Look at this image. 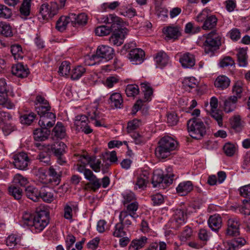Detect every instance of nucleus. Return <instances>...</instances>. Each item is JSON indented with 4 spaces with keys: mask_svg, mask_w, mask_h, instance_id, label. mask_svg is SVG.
I'll list each match as a JSON object with an SVG mask.
<instances>
[{
    "mask_svg": "<svg viewBox=\"0 0 250 250\" xmlns=\"http://www.w3.org/2000/svg\"><path fill=\"white\" fill-rule=\"evenodd\" d=\"M22 218L23 224L29 227L34 233L41 232L49 223V213L44 210H41L35 214L25 212Z\"/></svg>",
    "mask_w": 250,
    "mask_h": 250,
    "instance_id": "1",
    "label": "nucleus"
},
{
    "mask_svg": "<svg viewBox=\"0 0 250 250\" xmlns=\"http://www.w3.org/2000/svg\"><path fill=\"white\" fill-rule=\"evenodd\" d=\"M178 143L172 137L166 136L162 138L155 148V155L159 159H165L170 156L172 151L175 150Z\"/></svg>",
    "mask_w": 250,
    "mask_h": 250,
    "instance_id": "2",
    "label": "nucleus"
},
{
    "mask_svg": "<svg viewBox=\"0 0 250 250\" xmlns=\"http://www.w3.org/2000/svg\"><path fill=\"white\" fill-rule=\"evenodd\" d=\"M222 37L216 30H213L207 35H204L199 41L202 44L207 54H212L215 51L219 48L221 45Z\"/></svg>",
    "mask_w": 250,
    "mask_h": 250,
    "instance_id": "3",
    "label": "nucleus"
},
{
    "mask_svg": "<svg viewBox=\"0 0 250 250\" xmlns=\"http://www.w3.org/2000/svg\"><path fill=\"white\" fill-rule=\"evenodd\" d=\"M103 22L106 25L97 27L95 30V34L98 36H105L109 35L113 30L117 29L116 26L122 24L120 18L115 15L109 14L103 18Z\"/></svg>",
    "mask_w": 250,
    "mask_h": 250,
    "instance_id": "4",
    "label": "nucleus"
},
{
    "mask_svg": "<svg viewBox=\"0 0 250 250\" xmlns=\"http://www.w3.org/2000/svg\"><path fill=\"white\" fill-rule=\"evenodd\" d=\"M174 175L165 173L161 169L154 170L152 178V184L153 187H158L164 189L172 183Z\"/></svg>",
    "mask_w": 250,
    "mask_h": 250,
    "instance_id": "5",
    "label": "nucleus"
},
{
    "mask_svg": "<svg viewBox=\"0 0 250 250\" xmlns=\"http://www.w3.org/2000/svg\"><path fill=\"white\" fill-rule=\"evenodd\" d=\"M188 126V133L189 136L195 139L200 140L206 134L207 127L200 120L193 121Z\"/></svg>",
    "mask_w": 250,
    "mask_h": 250,
    "instance_id": "6",
    "label": "nucleus"
},
{
    "mask_svg": "<svg viewBox=\"0 0 250 250\" xmlns=\"http://www.w3.org/2000/svg\"><path fill=\"white\" fill-rule=\"evenodd\" d=\"M120 25L116 26L117 29L113 30L112 35L109 38L111 44L117 46L122 45L124 42L125 35L127 34V30L125 28H122Z\"/></svg>",
    "mask_w": 250,
    "mask_h": 250,
    "instance_id": "7",
    "label": "nucleus"
},
{
    "mask_svg": "<svg viewBox=\"0 0 250 250\" xmlns=\"http://www.w3.org/2000/svg\"><path fill=\"white\" fill-rule=\"evenodd\" d=\"M13 163L15 167L20 170H26L30 164V159L28 154L24 152H21L14 154L13 156Z\"/></svg>",
    "mask_w": 250,
    "mask_h": 250,
    "instance_id": "8",
    "label": "nucleus"
},
{
    "mask_svg": "<svg viewBox=\"0 0 250 250\" xmlns=\"http://www.w3.org/2000/svg\"><path fill=\"white\" fill-rule=\"evenodd\" d=\"M34 104L36 111L40 116L52 112L49 102L42 96H37Z\"/></svg>",
    "mask_w": 250,
    "mask_h": 250,
    "instance_id": "9",
    "label": "nucleus"
},
{
    "mask_svg": "<svg viewBox=\"0 0 250 250\" xmlns=\"http://www.w3.org/2000/svg\"><path fill=\"white\" fill-rule=\"evenodd\" d=\"M240 219L237 217L229 218L227 221V229L226 234L229 236H237L240 235Z\"/></svg>",
    "mask_w": 250,
    "mask_h": 250,
    "instance_id": "10",
    "label": "nucleus"
},
{
    "mask_svg": "<svg viewBox=\"0 0 250 250\" xmlns=\"http://www.w3.org/2000/svg\"><path fill=\"white\" fill-rule=\"evenodd\" d=\"M88 117L84 115H78L74 119V125L78 131L83 132L88 134L92 132L93 130L88 125Z\"/></svg>",
    "mask_w": 250,
    "mask_h": 250,
    "instance_id": "11",
    "label": "nucleus"
},
{
    "mask_svg": "<svg viewBox=\"0 0 250 250\" xmlns=\"http://www.w3.org/2000/svg\"><path fill=\"white\" fill-rule=\"evenodd\" d=\"M114 56V50L107 45L99 46L97 49L96 54L92 55L93 60L97 58H102L106 61L112 59Z\"/></svg>",
    "mask_w": 250,
    "mask_h": 250,
    "instance_id": "12",
    "label": "nucleus"
},
{
    "mask_svg": "<svg viewBox=\"0 0 250 250\" xmlns=\"http://www.w3.org/2000/svg\"><path fill=\"white\" fill-rule=\"evenodd\" d=\"M56 118V115L54 113H47L46 114L40 116L39 125L42 128L49 130L55 125Z\"/></svg>",
    "mask_w": 250,
    "mask_h": 250,
    "instance_id": "13",
    "label": "nucleus"
},
{
    "mask_svg": "<svg viewBox=\"0 0 250 250\" xmlns=\"http://www.w3.org/2000/svg\"><path fill=\"white\" fill-rule=\"evenodd\" d=\"M145 55V52L142 49L133 48L130 51L128 58L133 64H138L143 62Z\"/></svg>",
    "mask_w": 250,
    "mask_h": 250,
    "instance_id": "14",
    "label": "nucleus"
},
{
    "mask_svg": "<svg viewBox=\"0 0 250 250\" xmlns=\"http://www.w3.org/2000/svg\"><path fill=\"white\" fill-rule=\"evenodd\" d=\"M49 5L47 3L42 4L40 8V13L43 19L52 18L56 14L57 10L54 5Z\"/></svg>",
    "mask_w": 250,
    "mask_h": 250,
    "instance_id": "15",
    "label": "nucleus"
},
{
    "mask_svg": "<svg viewBox=\"0 0 250 250\" xmlns=\"http://www.w3.org/2000/svg\"><path fill=\"white\" fill-rule=\"evenodd\" d=\"M71 13L67 16H61L56 22V28L60 32L64 31L68 23L70 22L72 23V20L74 19Z\"/></svg>",
    "mask_w": 250,
    "mask_h": 250,
    "instance_id": "16",
    "label": "nucleus"
},
{
    "mask_svg": "<svg viewBox=\"0 0 250 250\" xmlns=\"http://www.w3.org/2000/svg\"><path fill=\"white\" fill-rule=\"evenodd\" d=\"M12 72L13 75L21 78L26 77L29 73V69L21 63L14 65L12 68Z\"/></svg>",
    "mask_w": 250,
    "mask_h": 250,
    "instance_id": "17",
    "label": "nucleus"
},
{
    "mask_svg": "<svg viewBox=\"0 0 250 250\" xmlns=\"http://www.w3.org/2000/svg\"><path fill=\"white\" fill-rule=\"evenodd\" d=\"M209 227L215 231H218L222 226V220L218 214L211 215L208 221Z\"/></svg>",
    "mask_w": 250,
    "mask_h": 250,
    "instance_id": "18",
    "label": "nucleus"
},
{
    "mask_svg": "<svg viewBox=\"0 0 250 250\" xmlns=\"http://www.w3.org/2000/svg\"><path fill=\"white\" fill-rule=\"evenodd\" d=\"M156 63L157 67L163 68L166 66L169 61V57L167 54L164 51L158 52L154 58Z\"/></svg>",
    "mask_w": 250,
    "mask_h": 250,
    "instance_id": "19",
    "label": "nucleus"
},
{
    "mask_svg": "<svg viewBox=\"0 0 250 250\" xmlns=\"http://www.w3.org/2000/svg\"><path fill=\"white\" fill-rule=\"evenodd\" d=\"M147 238L142 236L138 239L133 240L128 247V250H139L147 243Z\"/></svg>",
    "mask_w": 250,
    "mask_h": 250,
    "instance_id": "20",
    "label": "nucleus"
},
{
    "mask_svg": "<svg viewBox=\"0 0 250 250\" xmlns=\"http://www.w3.org/2000/svg\"><path fill=\"white\" fill-rule=\"evenodd\" d=\"M52 134L57 138L62 139L66 136V128L61 122H58L52 130Z\"/></svg>",
    "mask_w": 250,
    "mask_h": 250,
    "instance_id": "21",
    "label": "nucleus"
},
{
    "mask_svg": "<svg viewBox=\"0 0 250 250\" xmlns=\"http://www.w3.org/2000/svg\"><path fill=\"white\" fill-rule=\"evenodd\" d=\"M237 97L235 95L230 96L224 102V110L226 112L229 113L235 110L236 108L237 103Z\"/></svg>",
    "mask_w": 250,
    "mask_h": 250,
    "instance_id": "22",
    "label": "nucleus"
},
{
    "mask_svg": "<svg viewBox=\"0 0 250 250\" xmlns=\"http://www.w3.org/2000/svg\"><path fill=\"white\" fill-rule=\"evenodd\" d=\"M32 1V0H23L20 7L21 17L22 19H26L27 17L30 15Z\"/></svg>",
    "mask_w": 250,
    "mask_h": 250,
    "instance_id": "23",
    "label": "nucleus"
},
{
    "mask_svg": "<svg viewBox=\"0 0 250 250\" xmlns=\"http://www.w3.org/2000/svg\"><path fill=\"white\" fill-rule=\"evenodd\" d=\"M50 133V131L46 128H37L34 131V138L37 141H43L48 138Z\"/></svg>",
    "mask_w": 250,
    "mask_h": 250,
    "instance_id": "24",
    "label": "nucleus"
},
{
    "mask_svg": "<svg viewBox=\"0 0 250 250\" xmlns=\"http://www.w3.org/2000/svg\"><path fill=\"white\" fill-rule=\"evenodd\" d=\"M66 146L62 142H57L50 146V149L55 156L64 155L66 152Z\"/></svg>",
    "mask_w": 250,
    "mask_h": 250,
    "instance_id": "25",
    "label": "nucleus"
},
{
    "mask_svg": "<svg viewBox=\"0 0 250 250\" xmlns=\"http://www.w3.org/2000/svg\"><path fill=\"white\" fill-rule=\"evenodd\" d=\"M125 211V210H122L120 212L119 215V220L120 223H121L123 226L125 227H129L132 224L131 218H133L135 220L136 219V216H132V215H130Z\"/></svg>",
    "mask_w": 250,
    "mask_h": 250,
    "instance_id": "26",
    "label": "nucleus"
},
{
    "mask_svg": "<svg viewBox=\"0 0 250 250\" xmlns=\"http://www.w3.org/2000/svg\"><path fill=\"white\" fill-rule=\"evenodd\" d=\"M229 79L226 76H219L214 82V85L216 87L223 90L227 88L230 84Z\"/></svg>",
    "mask_w": 250,
    "mask_h": 250,
    "instance_id": "27",
    "label": "nucleus"
},
{
    "mask_svg": "<svg viewBox=\"0 0 250 250\" xmlns=\"http://www.w3.org/2000/svg\"><path fill=\"white\" fill-rule=\"evenodd\" d=\"M12 119V117L9 113L4 111H0V125H4L3 126V129H6V127H8V125L10 124L9 122H10ZM9 125V129L13 130V127L11 125Z\"/></svg>",
    "mask_w": 250,
    "mask_h": 250,
    "instance_id": "28",
    "label": "nucleus"
},
{
    "mask_svg": "<svg viewBox=\"0 0 250 250\" xmlns=\"http://www.w3.org/2000/svg\"><path fill=\"white\" fill-rule=\"evenodd\" d=\"M141 89L144 93V100L146 102L150 101L153 95V89L148 83L145 82L140 84Z\"/></svg>",
    "mask_w": 250,
    "mask_h": 250,
    "instance_id": "29",
    "label": "nucleus"
},
{
    "mask_svg": "<svg viewBox=\"0 0 250 250\" xmlns=\"http://www.w3.org/2000/svg\"><path fill=\"white\" fill-rule=\"evenodd\" d=\"M26 196L34 202H37L40 199V191L33 186H28L25 189Z\"/></svg>",
    "mask_w": 250,
    "mask_h": 250,
    "instance_id": "30",
    "label": "nucleus"
},
{
    "mask_svg": "<svg viewBox=\"0 0 250 250\" xmlns=\"http://www.w3.org/2000/svg\"><path fill=\"white\" fill-rule=\"evenodd\" d=\"M109 100L112 106L119 108L122 107L123 99L120 93L118 92L112 93L110 96Z\"/></svg>",
    "mask_w": 250,
    "mask_h": 250,
    "instance_id": "31",
    "label": "nucleus"
},
{
    "mask_svg": "<svg viewBox=\"0 0 250 250\" xmlns=\"http://www.w3.org/2000/svg\"><path fill=\"white\" fill-rule=\"evenodd\" d=\"M49 190V188L42 187L40 191V197L47 203H51L54 199L53 193Z\"/></svg>",
    "mask_w": 250,
    "mask_h": 250,
    "instance_id": "32",
    "label": "nucleus"
},
{
    "mask_svg": "<svg viewBox=\"0 0 250 250\" xmlns=\"http://www.w3.org/2000/svg\"><path fill=\"white\" fill-rule=\"evenodd\" d=\"M217 22V19L215 15L208 16L205 21L202 28L204 30H210L214 28Z\"/></svg>",
    "mask_w": 250,
    "mask_h": 250,
    "instance_id": "33",
    "label": "nucleus"
},
{
    "mask_svg": "<svg viewBox=\"0 0 250 250\" xmlns=\"http://www.w3.org/2000/svg\"><path fill=\"white\" fill-rule=\"evenodd\" d=\"M85 186V189L86 190H91L96 191L101 187V182L99 179L96 176L95 178H91Z\"/></svg>",
    "mask_w": 250,
    "mask_h": 250,
    "instance_id": "34",
    "label": "nucleus"
},
{
    "mask_svg": "<svg viewBox=\"0 0 250 250\" xmlns=\"http://www.w3.org/2000/svg\"><path fill=\"white\" fill-rule=\"evenodd\" d=\"M71 15L74 16V20H72V24L73 25L78 24L79 25H84L87 22V16L84 13H81L76 15L74 13H71Z\"/></svg>",
    "mask_w": 250,
    "mask_h": 250,
    "instance_id": "35",
    "label": "nucleus"
},
{
    "mask_svg": "<svg viewBox=\"0 0 250 250\" xmlns=\"http://www.w3.org/2000/svg\"><path fill=\"white\" fill-rule=\"evenodd\" d=\"M7 101V85L4 79L0 80V105H4Z\"/></svg>",
    "mask_w": 250,
    "mask_h": 250,
    "instance_id": "36",
    "label": "nucleus"
},
{
    "mask_svg": "<svg viewBox=\"0 0 250 250\" xmlns=\"http://www.w3.org/2000/svg\"><path fill=\"white\" fill-rule=\"evenodd\" d=\"M85 68L81 65H78L72 69L71 72V78L73 80L80 79L85 73Z\"/></svg>",
    "mask_w": 250,
    "mask_h": 250,
    "instance_id": "37",
    "label": "nucleus"
},
{
    "mask_svg": "<svg viewBox=\"0 0 250 250\" xmlns=\"http://www.w3.org/2000/svg\"><path fill=\"white\" fill-rule=\"evenodd\" d=\"M164 33L167 39H176L180 35L178 28L175 27H167L164 29Z\"/></svg>",
    "mask_w": 250,
    "mask_h": 250,
    "instance_id": "38",
    "label": "nucleus"
},
{
    "mask_svg": "<svg viewBox=\"0 0 250 250\" xmlns=\"http://www.w3.org/2000/svg\"><path fill=\"white\" fill-rule=\"evenodd\" d=\"M11 52L15 60H20L23 57V52L21 45L13 44L11 46Z\"/></svg>",
    "mask_w": 250,
    "mask_h": 250,
    "instance_id": "39",
    "label": "nucleus"
},
{
    "mask_svg": "<svg viewBox=\"0 0 250 250\" xmlns=\"http://www.w3.org/2000/svg\"><path fill=\"white\" fill-rule=\"evenodd\" d=\"M0 34L5 37H11L13 35L10 25L4 21H0Z\"/></svg>",
    "mask_w": 250,
    "mask_h": 250,
    "instance_id": "40",
    "label": "nucleus"
},
{
    "mask_svg": "<svg viewBox=\"0 0 250 250\" xmlns=\"http://www.w3.org/2000/svg\"><path fill=\"white\" fill-rule=\"evenodd\" d=\"M124 207L125 208V209L124 210L127 213L128 212V213L130 215H132V216H136V218L138 216V215H136V213L139 208V204L137 202L135 201L124 205Z\"/></svg>",
    "mask_w": 250,
    "mask_h": 250,
    "instance_id": "41",
    "label": "nucleus"
},
{
    "mask_svg": "<svg viewBox=\"0 0 250 250\" xmlns=\"http://www.w3.org/2000/svg\"><path fill=\"white\" fill-rule=\"evenodd\" d=\"M21 241V237L17 234H12L9 235L6 240V245L10 248H15Z\"/></svg>",
    "mask_w": 250,
    "mask_h": 250,
    "instance_id": "42",
    "label": "nucleus"
},
{
    "mask_svg": "<svg viewBox=\"0 0 250 250\" xmlns=\"http://www.w3.org/2000/svg\"><path fill=\"white\" fill-rule=\"evenodd\" d=\"M122 196L123 198L122 203L124 206L135 201L136 199L135 194L131 191L124 192L122 194Z\"/></svg>",
    "mask_w": 250,
    "mask_h": 250,
    "instance_id": "43",
    "label": "nucleus"
},
{
    "mask_svg": "<svg viewBox=\"0 0 250 250\" xmlns=\"http://www.w3.org/2000/svg\"><path fill=\"white\" fill-rule=\"evenodd\" d=\"M36 116L33 112L25 113L20 116V121L22 124L30 125L34 121Z\"/></svg>",
    "mask_w": 250,
    "mask_h": 250,
    "instance_id": "44",
    "label": "nucleus"
},
{
    "mask_svg": "<svg viewBox=\"0 0 250 250\" xmlns=\"http://www.w3.org/2000/svg\"><path fill=\"white\" fill-rule=\"evenodd\" d=\"M48 174L50 177V178L49 179L50 183L56 185L60 183V176L53 167H49L48 170Z\"/></svg>",
    "mask_w": 250,
    "mask_h": 250,
    "instance_id": "45",
    "label": "nucleus"
},
{
    "mask_svg": "<svg viewBox=\"0 0 250 250\" xmlns=\"http://www.w3.org/2000/svg\"><path fill=\"white\" fill-rule=\"evenodd\" d=\"M237 59L239 65L245 67L247 64V57L246 50L244 48L241 49L237 54Z\"/></svg>",
    "mask_w": 250,
    "mask_h": 250,
    "instance_id": "46",
    "label": "nucleus"
},
{
    "mask_svg": "<svg viewBox=\"0 0 250 250\" xmlns=\"http://www.w3.org/2000/svg\"><path fill=\"white\" fill-rule=\"evenodd\" d=\"M88 119L89 118L91 120H102L103 115L98 110L97 107H93L88 112Z\"/></svg>",
    "mask_w": 250,
    "mask_h": 250,
    "instance_id": "47",
    "label": "nucleus"
},
{
    "mask_svg": "<svg viewBox=\"0 0 250 250\" xmlns=\"http://www.w3.org/2000/svg\"><path fill=\"white\" fill-rule=\"evenodd\" d=\"M125 93L127 97H135L139 93V87L136 84H128L126 87Z\"/></svg>",
    "mask_w": 250,
    "mask_h": 250,
    "instance_id": "48",
    "label": "nucleus"
},
{
    "mask_svg": "<svg viewBox=\"0 0 250 250\" xmlns=\"http://www.w3.org/2000/svg\"><path fill=\"white\" fill-rule=\"evenodd\" d=\"M70 63L67 61H63L59 67L58 72L60 75L65 76L70 73Z\"/></svg>",
    "mask_w": 250,
    "mask_h": 250,
    "instance_id": "49",
    "label": "nucleus"
},
{
    "mask_svg": "<svg viewBox=\"0 0 250 250\" xmlns=\"http://www.w3.org/2000/svg\"><path fill=\"white\" fill-rule=\"evenodd\" d=\"M13 182L17 186L25 187L28 183V180L21 174H17L14 177Z\"/></svg>",
    "mask_w": 250,
    "mask_h": 250,
    "instance_id": "50",
    "label": "nucleus"
},
{
    "mask_svg": "<svg viewBox=\"0 0 250 250\" xmlns=\"http://www.w3.org/2000/svg\"><path fill=\"white\" fill-rule=\"evenodd\" d=\"M155 14L162 20H164L165 18L168 17V10L158 4V3H155Z\"/></svg>",
    "mask_w": 250,
    "mask_h": 250,
    "instance_id": "51",
    "label": "nucleus"
},
{
    "mask_svg": "<svg viewBox=\"0 0 250 250\" xmlns=\"http://www.w3.org/2000/svg\"><path fill=\"white\" fill-rule=\"evenodd\" d=\"M9 192L15 199L19 200L22 197V190L15 186H12L9 188Z\"/></svg>",
    "mask_w": 250,
    "mask_h": 250,
    "instance_id": "52",
    "label": "nucleus"
},
{
    "mask_svg": "<svg viewBox=\"0 0 250 250\" xmlns=\"http://www.w3.org/2000/svg\"><path fill=\"white\" fill-rule=\"evenodd\" d=\"M120 14L124 16L131 18L136 15V11L134 8L122 6L121 9Z\"/></svg>",
    "mask_w": 250,
    "mask_h": 250,
    "instance_id": "53",
    "label": "nucleus"
},
{
    "mask_svg": "<svg viewBox=\"0 0 250 250\" xmlns=\"http://www.w3.org/2000/svg\"><path fill=\"white\" fill-rule=\"evenodd\" d=\"M113 235L116 237H122L126 235V232L124 230V226L121 223L119 222L116 224Z\"/></svg>",
    "mask_w": 250,
    "mask_h": 250,
    "instance_id": "54",
    "label": "nucleus"
},
{
    "mask_svg": "<svg viewBox=\"0 0 250 250\" xmlns=\"http://www.w3.org/2000/svg\"><path fill=\"white\" fill-rule=\"evenodd\" d=\"M12 10L3 4H0V18L3 19L10 18L12 16Z\"/></svg>",
    "mask_w": 250,
    "mask_h": 250,
    "instance_id": "55",
    "label": "nucleus"
},
{
    "mask_svg": "<svg viewBox=\"0 0 250 250\" xmlns=\"http://www.w3.org/2000/svg\"><path fill=\"white\" fill-rule=\"evenodd\" d=\"M177 193L180 196L188 194V181L180 183L176 188Z\"/></svg>",
    "mask_w": 250,
    "mask_h": 250,
    "instance_id": "56",
    "label": "nucleus"
},
{
    "mask_svg": "<svg viewBox=\"0 0 250 250\" xmlns=\"http://www.w3.org/2000/svg\"><path fill=\"white\" fill-rule=\"evenodd\" d=\"M76 206L72 204H66L64 208V217L68 220H70L72 218V209L75 208Z\"/></svg>",
    "mask_w": 250,
    "mask_h": 250,
    "instance_id": "57",
    "label": "nucleus"
},
{
    "mask_svg": "<svg viewBox=\"0 0 250 250\" xmlns=\"http://www.w3.org/2000/svg\"><path fill=\"white\" fill-rule=\"evenodd\" d=\"M119 81V77L117 76H110L106 79L104 85L108 88H112L115 84L118 83Z\"/></svg>",
    "mask_w": 250,
    "mask_h": 250,
    "instance_id": "58",
    "label": "nucleus"
},
{
    "mask_svg": "<svg viewBox=\"0 0 250 250\" xmlns=\"http://www.w3.org/2000/svg\"><path fill=\"white\" fill-rule=\"evenodd\" d=\"M224 150L227 156H232L235 153L236 147L232 144L227 143L224 146Z\"/></svg>",
    "mask_w": 250,
    "mask_h": 250,
    "instance_id": "59",
    "label": "nucleus"
},
{
    "mask_svg": "<svg viewBox=\"0 0 250 250\" xmlns=\"http://www.w3.org/2000/svg\"><path fill=\"white\" fill-rule=\"evenodd\" d=\"M187 215L186 213L184 214V212L182 210L177 211L175 216L176 221L179 224H184L186 222V219Z\"/></svg>",
    "mask_w": 250,
    "mask_h": 250,
    "instance_id": "60",
    "label": "nucleus"
},
{
    "mask_svg": "<svg viewBox=\"0 0 250 250\" xmlns=\"http://www.w3.org/2000/svg\"><path fill=\"white\" fill-rule=\"evenodd\" d=\"M148 181L143 179L142 178L136 177V181L135 184L134 188L135 189H144L147 186Z\"/></svg>",
    "mask_w": 250,
    "mask_h": 250,
    "instance_id": "61",
    "label": "nucleus"
},
{
    "mask_svg": "<svg viewBox=\"0 0 250 250\" xmlns=\"http://www.w3.org/2000/svg\"><path fill=\"white\" fill-rule=\"evenodd\" d=\"M131 137L133 139L135 144L137 145L145 144L147 141L146 138L136 132L133 133L131 135Z\"/></svg>",
    "mask_w": 250,
    "mask_h": 250,
    "instance_id": "62",
    "label": "nucleus"
},
{
    "mask_svg": "<svg viewBox=\"0 0 250 250\" xmlns=\"http://www.w3.org/2000/svg\"><path fill=\"white\" fill-rule=\"evenodd\" d=\"M95 157H90L87 154H83L80 156L79 158V162L82 165H86L90 164L91 162L94 161Z\"/></svg>",
    "mask_w": 250,
    "mask_h": 250,
    "instance_id": "63",
    "label": "nucleus"
},
{
    "mask_svg": "<svg viewBox=\"0 0 250 250\" xmlns=\"http://www.w3.org/2000/svg\"><path fill=\"white\" fill-rule=\"evenodd\" d=\"M239 190L241 196L246 198V199H250V185L241 187Z\"/></svg>",
    "mask_w": 250,
    "mask_h": 250,
    "instance_id": "64",
    "label": "nucleus"
}]
</instances>
